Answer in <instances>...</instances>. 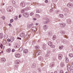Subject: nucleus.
I'll list each match as a JSON object with an SVG mask.
<instances>
[{
	"label": "nucleus",
	"mask_w": 73,
	"mask_h": 73,
	"mask_svg": "<svg viewBox=\"0 0 73 73\" xmlns=\"http://www.w3.org/2000/svg\"><path fill=\"white\" fill-rule=\"evenodd\" d=\"M41 53V51L40 50H38L37 51L35 52L34 54V55L35 56L37 57L38 56L39 54H40Z\"/></svg>",
	"instance_id": "f257e3e1"
},
{
	"label": "nucleus",
	"mask_w": 73,
	"mask_h": 73,
	"mask_svg": "<svg viewBox=\"0 0 73 73\" xmlns=\"http://www.w3.org/2000/svg\"><path fill=\"white\" fill-rule=\"evenodd\" d=\"M7 11L8 12H11L13 11V7H9L7 9Z\"/></svg>",
	"instance_id": "f03ea898"
},
{
	"label": "nucleus",
	"mask_w": 73,
	"mask_h": 73,
	"mask_svg": "<svg viewBox=\"0 0 73 73\" xmlns=\"http://www.w3.org/2000/svg\"><path fill=\"white\" fill-rule=\"evenodd\" d=\"M45 20L46 21L43 22V23L44 24H47L48 22H49V19L47 18H45Z\"/></svg>",
	"instance_id": "7ed1b4c3"
},
{
	"label": "nucleus",
	"mask_w": 73,
	"mask_h": 73,
	"mask_svg": "<svg viewBox=\"0 0 73 73\" xmlns=\"http://www.w3.org/2000/svg\"><path fill=\"white\" fill-rule=\"evenodd\" d=\"M60 26L61 27V28H64V27H65V26L66 25V24L65 23H62L60 24Z\"/></svg>",
	"instance_id": "20e7f679"
},
{
	"label": "nucleus",
	"mask_w": 73,
	"mask_h": 73,
	"mask_svg": "<svg viewBox=\"0 0 73 73\" xmlns=\"http://www.w3.org/2000/svg\"><path fill=\"white\" fill-rule=\"evenodd\" d=\"M67 7H69V8H71L73 6V4L71 3H69L67 5Z\"/></svg>",
	"instance_id": "39448f33"
},
{
	"label": "nucleus",
	"mask_w": 73,
	"mask_h": 73,
	"mask_svg": "<svg viewBox=\"0 0 73 73\" xmlns=\"http://www.w3.org/2000/svg\"><path fill=\"white\" fill-rule=\"evenodd\" d=\"M24 15H25L24 17H28L29 16V14L28 13L26 12L25 13Z\"/></svg>",
	"instance_id": "423d86ee"
},
{
	"label": "nucleus",
	"mask_w": 73,
	"mask_h": 73,
	"mask_svg": "<svg viewBox=\"0 0 73 73\" xmlns=\"http://www.w3.org/2000/svg\"><path fill=\"white\" fill-rule=\"evenodd\" d=\"M36 29H37V28H36V27H33L31 28V31H33V32H35L36 31Z\"/></svg>",
	"instance_id": "0eeeda50"
},
{
	"label": "nucleus",
	"mask_w": 73,
	"mask_h": 73,
	"mask_svg": "<svg viewBox=\"0 0 73 73\" xmlns=\"http://www.w3.org/2000/svg\"><path fill=\"white\" fill-rule=\"evenodd\" d=\"M32 25H33V24H29L27 25V28H29V29H30L32 28Z\"/></svg>",
	"instance_id": "6e6552de"
},
{
	"label": "nucleus",
	"mask_w": 73,
	"mask_h": 73,
	"mask_svg": "<svg viewBox=\"0 0 73 73\" xmlns=\"http://www.w3.org/2000/svg\"><path fill=\"white\" fill-rule=\"evenodd\" d=\"M20 5H21L23 7H24L25 5V3H24V2H23L21 3L20 4Z\"/></svg>",
	"instance_id": "1a4fd4ad"
},
{
	"label": "nucleus",
	"mask_w": 73,
	"mask_h": 73,
	"mask_svg": "<svg viewBox=\"0 0 73 73\" xmlns=\"http://www.w3.org/2000/svg\"><path fill=\"white\" fill-rule=\"evenodd\" d=\"M15 57L19 58V57H20V54L19 53L16 54L15 55Z\"/></svg>",
	"instance_id": "9d476101"
},
{
	"label": "nucleus",
	"mask_w": 73,
	"mask_h": 73,
	"mask_svg": "<svg viewBox=\"0 0 73 73\" xmlns=\"http://www.w3.org/2000/svg\"><path fill=\"white\" fill-rule=\"evenodd\" d=\"M58 58L59 60H61L62 58V55L61 54H59L58 55Z\"/></svg>",
	"instance_id": "9b49d317"
},
{
	"label": "nucleus",
	"mask_w": 73,
	"mask_h": 73,
	"mask_svg": "<svg viewBox=\"0 0 73 73\" xmlns=\"http://www.w3.org/2000/svg\"><path fill=\"white\" fill-rule=\"evenodd\" d=\"M48 26H47V25H44L43 26V28L44 29V30H45V29H48Z\"/></svg>",
	"instance_id": "f8f14e48"
},
{
	"label": "nucleus",
	"mask_w": 73,
	"mask_h": 73,
	"mask_svg": "<svg viewBox=\"0 0 73 73\" xmlns=\"http://www.w3.org/2000/svg\"><path fill=\"white\" fill-rule=\"evenodd\" d=\"M67 23L68 24H70L71 23V19H68L67 20Z\"/></svg>",
	"instance_id": "ddd939ff"
},
{
	"label": "nucleus",
	"mask_w": 73,
	"mask_h": 73,
	"mask_svg": "<svg viewBox=\"0 0 73 73\" xmlns=\"http://www.w3.org/2000/svg\"><path fill=\"white\" fill-rule=\"evenodd\" d=\"M71 69V66L70 65H68L67 66V69L68 71H69Z\"/></svg>",
	"instance_id": "4468645a"
},
{
	"label": "nucleus",
	"mask_w": 73,
	"mask_h": 73,
	"mask_svg": "<svg viewBox=\"0 0 73 73\" xmlns=\"http://www.w3.org/2000/svg\"><path fill=\"white\" fill-rule=\"evenodd\" d=\"M1 60L2 62H5L6 61V59L5 58H2L1 59Z\"/></svg>",
	"instance_id": "2eb2a0df"
},
{
	"label": "nucleus",
	"mask_w": 73,
	"mask_h": 73,
	"mask_svg": "<svg viewBox=\"0 0 73 73\" xmlns=\"http://www.w3.org/2000/svg\"><path fill=\"white\" fill-rule=\"evenodd\" d=\"M64 11L66 13H68V12H69V10L68 9H66V8H65L64 10Z\"/></svg>",
	"instance_id": "dca6fc26"
},
{
	"label": "nucleus",
	"mask_w": 73,
	"mask_h": 73,
	"mask_svg": "<svg viewBox=\"0 0 73 73\" xmlns=\"http://www.w3.org/2000/svg\"><path fill=\"white\" fill-rule=\"evenodd\" d=\"M48 35L50 36H52L53 35V33H52V32L51 31H50L48 32Z\"/></svg>",
	"instance_id": "f3484780"
},
{
	"label": "nucleus",
	"mask_w": 73,
	"mask_h": 73,
	"mask_svg": "<svg viewBox=\"0 0 73 73\" xmlns=\"http://www.w3.org/2000/svg\"><path fill=\"white\" fill-rule=\"evenodd\" d=\"M46 44H43V48L44 50H46Z\"/></svg>",
	"instance_id": "a211bd4d"
},
{
	"label": "nucleus",
	"mask_w": 73,
	"mask_h": 73,
	"mask_svg": "<svg viewBox=\"0 0 73 73\" xmlns=\"http://www.w3.org/2000/svg\"><path fill=\"white\" fill-rule=\"evenodd\" d=\"M25 36V33H21L20 34V36L21 37H23L24 36Z\"/></svg>",
	"instance_id": "6ab92c4d"
},
{
	"label": "nucleus",
	"mask_w": 73,
	"mask_h": 73,
	"mask_svg": "<svg viewBox=\"0 0 73 73\" xmlns=\"http://www.w3.org/2000/svg\"><path fill=\"white\" fill-rule=\"evenodd\" d=\"M28 52V50L27 49H25L23 50V53H27Z\"/></svg>",
	"instance_id": "aec40b11"
},
{
	"label": "nucleus",
	"mask_w": 73,
	"mask_h": 73,
	"mask_svg": "<svg viewBox=\"0 0 73 73\" xmlns=\"http://www.w3.org/2000/svg\"><path fill=\"white\" fill-rule=\"evenodd\" d=\"M48 44L49 46H50L52 45V43L50 42L49 41L48 42Z\"/></svg>",
	"instance_id": "412c9836"
},
{
	"label": "nucleus",
	"mask_w": 73,
	"mask_h": 73,
	"mask_svg": "<svg viewBox=\"0 0 73 73\" xmlns=\"http://www.w3.org/2000/svg\"><path fill=\"white\" fill-rule=\"evenodd\" d=\"M60 66L62 68L64 67V63L63 62L61 63L60 64Z\"/></svg>",
	"instance_id": "4be33fe9"
},
{
	"label": "nucleus",
	"mask_w": 73,
	"mask_h": 73,
	"mask_svg": "<svg viewBox=\"0 0 73 73\" xmlns=\"http://www.w3.org/2000/svg\"><path fill=\"white\" fill-rule=\"evenodd\" d=\"M23 47H21L19 49V52H21L22 51H23Z\"/></svg>",
	"instance_id": "5701e85b"
},
{
	"label": "nucleus",
	"mask_w": 73,
	"mask_h": 73,
	"mask_svg": "<svg viewBox=\"0 0 73 73\" xmlns=\"http://www.w3.org/2000/svg\"><path fill=\"white\" fill-rule=\"evenodd\" d=\"M60 33H61V34H63V35H64V34H65V31H61L60 32Z\"/></svg>",
	"instance_id": "b1692460"
},
{
	"label": "nucleus",
	"mask_w": 73,
	"mask_h": 73,
	"mask_svg": "<svg viewBox=\"0 0 73 73\" xmlns=\"http://www.w3.org/2000/svg\"><path fill=\"white\" fill-rule=\"evenodd\" d=\"M3 38V35L2 33L0 34V38L1 39Z\"/></svg>",
	"instance_id": "393cba45"
},
{
	"label": "nucleus",
	"mask_w": 73,
	"mask_h": 73,
	"mask_svg": "<svg viewBox=\"0 0 73 73\" xmlns=\"http://www.w3.org/2000/svg\"><path fill=\"white\" fill-rule=\"evenodd\" d=\"M39 60H40V61H42V60H43V57H42L40 56L39 57Z\"/></svg>",
	"instance_id": "a878e982"
},
{
	"label": "nucleus",
	"mask_w": 73,
	"mask_h": 73,
	"mask_svg": "<svg viewBox=\"0 0 73 73\" xmlns=\"http://www.w3.org/2000/svg\"><path fill=\"white\" fill-rule=\"evenodd\" d=\"M59 16L61 17V18H63L64 17V15L62 14H59Z\"/></svg>",
	"instance_id": "bb28decb"
},
{
	"label": "nucleus",
	"mask_w": 73,
	"mask_h": 73,
	"mask_svg": "<svg viewBox=\"0 0 73 73\" xmlns=\"http://www.w3.org/2000/svg\"><path fill=\"white\" fill-rule=\"evenodd\" d=\"M19 47H20V45L17 43H16V48H19Z\"/></svg>",
	"instance_id": "cd10ccee"
},
{
	"label": "nucleus",
	"mask_w": 73,
	"mask_h": 73,
	"mask_svg": "<svg viewBox=\"0 0 73 73\" xmlns=\"http://www.w3.org/2000/svg\"><path fill=\"white\" fill-rule=\"evenodd\" d=\"M15 63L16 64H19V60H16V61H15Z\"/></svg>",
	"instance_id": "c85d7f7f"
},
{
	"label": "nucleus",
	"mask_w": 73,
	"mask_h": 73,
	"mask_svg": "<svg viewBox=\"0 0 73 73\" xmlns=\"http://www.w3.org/2000/svg\"><path fill=\"white\" fill-rule=\"evenodd\" d=\"M11 50L10 48H8L7 50V52H8V53H9L10 52H11Z\"/></svg>",
	"instance_id": "c756f323"
},
{
	"label": "nucleus",
	"mask_w": 73,
	"mask_h": 73,
	"mask_svg": "<svg viewBox=\"0 0 73 73\" xmlns=\"http://www.w3.org/2000/svg\"><path fill=\"white\" fill-rule=\"evenodd\" d=\"M63 46H60L59 47V49H63Z\"/></svg>",
	"instance_id": "7c9ffc66"
},
{
	"label": "nucleus",
	"mask_w": 73,
	"mask_h": 73,
	"mask_svg": "<svg viewBox=\"0 0 73 73\" xmlns=\"http://www.w3.org/2000/svg\"><path fill=\"white\" fill-rule=\"evenodd\" d=\"M35 48L36 49H38L40 48V47L38 46H35Z\"/></svg>",
	"instance_id": "2f4dec72"
},
{
	"label": "nucleus",
	"mask_w": 73,
	"mask_h": 73,
	"mask_svg": "<svg viewBox=\"0 0 73 73\" xmlns=\"http://www.w3.org/2000/svg\"><path fill=\"white\" fill-rule=\"evenodd\" d=\"M32 68H35L36 67V64L34 63L32 65Z\"/></svg>",
	"instance_id": "473e14b6"
},
{
	"label": "nucleus",
	"mask_w": 73,
	"mask_h": 73,
	"mask_svg": "<svg viewBox=\"0 0 73 73\" xmlns=\"http://www.w3.org/2000/svg\"><path fill=\"white\" fill-rule=\"evenodd\" d=\"M66 62H69V59H68V58L67 57H66Z\"/></svg>",
	"instance_id": "72a5a7b5"
},
{
	"label": "nucleus",
	"mask_w": 73,
	"mask_h": 73,
	"mask_svg": "<svg viewBox=\"0 0 73 73\" xmlns=\"http://www.w3.org/2000/svg\"><path fill=\"white\" fill-rule=\"evenodd\" d=\"M56 35H54L53 36V38H52L53 40H56Z\"/></svg>",
	"instance_id": "f704fd0d"
},
{
	"label": "nucleus",
	"mask_w": 73,
	"mask_h": 73,
	"mask_svg": "<svg viewBox=\"0 0 73 73\" xmlns=\"http://www.w3.org/2000/svg\"><path fill=\"white\" fill-rule=\"evenodd\" d=\"M69 56L70 57H73V54H69Z\"/></svg>",
	"instance_id": "c9c22d12"
},
{
	"label": "nucleus",
	"mask_w": 73,
	"mask_h": 73,
	"mask_svg": "<svg viewBox=\"0 0 73 73\" xmlns=\"http://www.w3.org/2000/svg\"><path fill=\"white\" fill-rule=\"evenodd\" d=\"M25 37L26 38H29V35H28V34H27Z\"/></svg>",
	"instance_id": "e433bc0d"
},
{
	"label": "nucleus",
	"mask_w": 73,
	"mask_h": 73,
	"mask_svg": "<svg viewBox=\"0 0 73 73\" xmlns=\"http://www.w3.org/2000/svg\"><path fill=\"white\" fill-rule=\"evenodd\" d=\"M50 46L51 48H55V45H54L52 44Z\"/></svg>",
	"instance_id": "4c0bfd02"
},
{
	"label": "nucleus",
	"mask_w": 73,
	"mask_h": 73,
	"mask_svg": "<svg viewBox=\"0 0 73 73\" xmlns=\"http://www.w3.org/2000/svg\"><path fill=\"white\" fill-rule=\"evenodd\" d=\"M11 42H13V41H14V38L13 37H11Z\"/></svg>",
	"instance_id": "58836bf2"
},
{
	"label": "nucleus",
	"mask_w": 73,
	"mask_h": 73,
	"mask_svg": "<svg viewBox=\"0 0 73 73\" xmlns=\"http://www.w3.org/2000/svg\"><path fill=\"white\" fill-rule=\"evenodd\" d=\"M66 41V40H62V42H63V43H64V44H65V41Z\"/></svg>",
	"instance_id": "ea45409f"
},
{
	"label": "nucleus",
	"mask_w": 73,
	"mask_h": 73,
	"mask_svg": "<svg viewBox=\"0 0 73 73\" xmlns=\"http://www.w3.org/2000/svg\"><path fill=\"white\" fill-rule=\"evenodd\" d=\"M36 16L37 17H38V18H40V16L38 14H36Z\"/></svg>",
	"instance_id": "a19ab883"
},
{
	"label": "nucleus",
	"mask_w": 73,
	"mask_h": 73,
	"mask_svg": "<svg viewBox=\"0 0 73 73\" xmlns=\"http://www.w3.org/2000/svg\"><path fill=\"white\" fill-rule=\"evenodd\" d=\"M8 35H5L4 38H8Z\"/></svg>",
	"instance_id": "79ce46f5"
},
{
	"label": "nucleus",
	"mask_w": 73,
	"mask_h": 73,
	"mask_svg": "<svg viewBox=\"0 0 73 73\" xmlns=\"http://www.w3.org/2000/svg\"><path fill=\"white\" fill-rule=\"evenodd\" d=\"M25 12V10L24 9L22 10L21 11V13H24Z\"/></svg>",
	"instance_id": "37998d69"
},
{
	"label": "nucleus",
	"mask_w": 73,
	"mask_h": 73,
	"mask_svg": "<svg viewBox=\"0 0 73 73\" xmlns=\"http://www.w3.org/2000/svg\"><path fill=\"white\" fill-rule=\"evenodd\" d=\"M70 73H73V69H71L70 70Z\"/></svg>",
	"instance_id": "c03bdc74"
},
{
	"label": "nucleus",
	"mask_w": 73,
	"mask_h": 73,
	"mask_svg": "<svg viewBox=\"0 0 73 73\" xmlns=\"http://www.w3.org/2000/svg\"><path fill=\"white\" fill-rule=\"evenodd\" d=\"M17 17H18V16H16L14 18L15 19V20H17Z\"/></svg>",
	"instance_id": "a18cd8bd"
},
{
	"label": "nucleus",
	"mask_w": 73,
	"mask_h": 73,
	"mask_svg": "<svg viewBox=\"0 0 73 73\" xmlns=\"http://www.w3.org/2000/svg\"><path fill=\"white\" fill-rule=\"evenodd\" d=\"M36 42H35V41H33L32 42V44L33 45H34V44H35V43Z\"/></svg>",
	"instance_id": "49530a36"
},
{
	"label": "nucleus",
	"mask_w": 73,
	"mask_h": 73,
	"mask_svg": "<svg viewBox=\"0 0 73 73\" xmlns=\"http://www.w3.org/2000/svg\"><path fill=\"white\" fill-rule=\"evenodd\" d=\"M34 15V13H31L30 14V16H33Z\"/></svg>",
	"instance_id": "de8ad7c7"
},
{
	"label": "nucleus",
	"mask_w": 73,
	"mask_h": 73,
	"mask_svg": "<svg viewBox=\"0 0 73 73\" xmlns=\"http://www.w3.org/2000/svg\"><path fill=\"white\" fill-rule=\"evenodd\" d=\"M60 12V10H57L56 11V13H58V12Z\"/></svg>",
	"instance_id": "09e8293b"
},
{
	"label": "nucleus",
	"mask_w": 73,
	"mask_h": 73,
	"mask_svg": "<svg viewBox=\"0 0 73 73\" xmlns=\"http://www.w3.org/2000/svg\"><path fill=\"white\" fill-rule=\"evenodd\" d=\"M13 19H11L10 20V23H12V22H13Z\"/></svg>",
	"instance_id": "8fccbe9b"
},
{
	"label": "nucleus",
	"mask_w": 73,
	"mask_h": 73,
	"mask_svg": "<svg viewBox=\"0 0 73 73\" xmlns=\"http://www.w3.org/2000/svg\"><path fill=\"white\" fill-rule=\"evenodd\" d=\"M36 13H40V11H39V10L37 9H36Z\"/></svg>",
	"instance_id": "3c124183"
},
{
	"label": "nucleus",
	"mask_w": 73,
	"mask_h": 73,
	"mask_svg": "<svg viewBox=\"0 0 73 73\" xmlns=\"http://www.w3.org/2000/svg\"><path fill=\"white\" fill-rule=\"evenodd\" d=\"M3 44H1L0 46V47H1V49H3Z\"/></svg>",
	"instance_id": "603ef678"
},
{
	"label": "nucleus",
	"mask_w": 73,
	"mask_h": 73,
	"mask_svg": "<svg viewBox=\"0 0 73 73\" xmlns=\"http://www.w3.org/2000/svg\"><path fill=\"white\" fill-rule=\"evenodd\" d=\"M60 73H64V71L62 70H61L60 71Z\"/></svg>",
	"instance_id": "864d4df0"
},
{
	"label": "nucleus",
	"mask_w": 73,
	"mask_h": 73,
	"mask_svg": "<svg viewBox=\"0 0 73 73\" xmlns=\"http://www.w3.org/2000/svg\"><path fill=\"white\" fill-rule=\"evenodd\" d=\"M15 49L13 48L12 49L11 51L12 52H15Z\"/></svg>",
	"instance_id": "5fc2aeb1"
},
{
	"label": "nucleus",
	"mask_w": 73,
	"mask_h": 73,
	"mask_svg": "<svg viewBox=\"0 0 73 73\" xmlns=\"http://www.w3.org/2000/svg\"><path fill=\"white\" fill-rule=\"evenodd\" d=\"M53 64H50V67H53Z\"/></svg>",
	"instance_id": "6e6d98bb"
},
{
	"label": "nucleus",
	"mask_w": 73,
	"mask_h": 73,
	"mask_svg": "<svg viewBox=\"0 0 73 73\" xmlns=\"http://www.w3.org/2000/svg\"><path fill=\"white\" fill-rule=\"evenodd\" d=\"M45 3H48V0H46L45 1Z\"/></svg>",
	"instance_id": "4d7b16f0"
},
{
	"label": "nucleus",
	"mask_w": 73,
	"mask_h": 73,
	"mask_svg": "<svg viewBox=\"0 0 73 73\" xmlns=\"http://www.w3.org/2000/svg\"><path fill=\"white\" fill-rule=\"evenodd\" d=\"M68 41L67 40H66V41H65V44H68Z\"/></svg>",
	"instance_id": "13d9d810"
},
{
	"label": "nucleus",
	"mask_w": 73,
	"mask_h": 73,
	"mask_svg": "<svg viewBox=\"0 0 73 73\" xmlns=\"http://www.w3.org/2000/svg\"><path fill=\"white\" fill-rule=\"evenodd\" d=\"M38 70L39 72V73H40V72H41V69H40V68H39L38 69Z\"/></svg>",
	"instance_id": "bf43d9fd"
},
{
	"label": "nucleus",
	"mask_w": 73,
	"mask_h": 73,
	"mask_svg": "<svg viewBox=\"0 0 73 73\" xmlns=\"http://www.w3.org/2000/svg\"><path fill=\"white\" fill-rule=\"evenodd\" d=\"M12 3H13V4H15V1H13Z\"/></svg>",
	"instance_id": "052dcab7"
},
{
	"label": "nucleus",
	"mask_w": 73,
	"mask_h": 73,
	"mask_svg": "<svg viewBox=\"0 0 73 73\" xmlns=\"http://www.w3.org/2000/svg\"><path fill=\"white\" fill-rule=\"evenodd\" d=\"M50 12H53V10H52V9H51L50 10Z\"/></svg>",
	"instance_id": "680f3d73"
},
{
	"label": "nucleus",
	"mask_w": 73,
	"mask_h": 73,
	"mask_svg": "<svg viewBox=\"0 0 73 73\" xmlns=\"http://www.w3.org/2000/svg\"><path fill=\"white\" fill-rule=\"evenodd\" d=\"M53 1H54V2H56L57 1V0H52Z\"/></svg>",
	"instance_id": "e2e57ef3"
},
{
	"label": "nucleus",
	"mask_w": 73,
	"mask_h": 73,
	"mask_svg": "<svg viewBox=\"0 0 73 73\" xmlns=\"http://www.w3.org/2000/svg\"><path fill=\"white\" fill-rule=\"evenodd\" d=\"M49 56V55L48 54H46L45 56L46 57H48Z\"/></svg>",
	"instance_id": "0e129e2a"
},
{
	"label": "nucleus",
	"mask_w": 73,
	"mask_h": 73,
	"mask_svg": "<svg viewBox=\"0 0 73 73\" xmlns=\"http://www.w3.org/2000/svg\"><path fill=\"white\" fill-rule=\"evenodd\" d=\"M21 15H19V18H20V17H21Z\"/></svg>",
	"instance_id": "69168bd1"
},
{
	"label": "nucleus",
	"mask_w": 73,
	"mask_h": 73,
	"mask_svg": "<svg viewBox=\"0 0 73 73\" xmlns=\"http://www.w3.org/2000/svg\"><path fill=\"white\" fill-rule=\"evenodd\" d=\"M64 37L65 38H68V37H67V36L66 35H65Z\"/></svg>",
	"instance_id": "338daca9"
},
{
	"label": "nucleus",
	"mask_w": 73,
	"mask_h": 73,
	"mask_svg": "<svg viewBox=\"0 0 73 73\" xmlns=\"http://www.w3.org/2000/svg\"><path fill=\"white\" fill-rule=\"evenodd\" d=\"M2 19H3V20H5V17H2Z\"/></svg>",
	"instance_id": "774afa93"
}]
</instances>
